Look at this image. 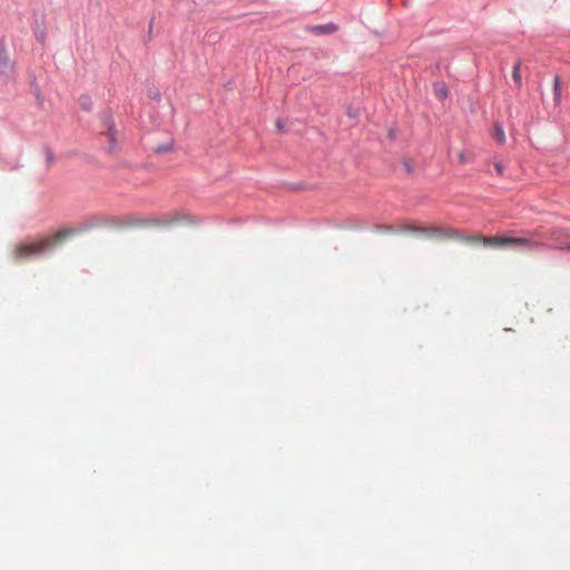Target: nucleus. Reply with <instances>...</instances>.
Returning <instances> with one entry per match:
<instances>
[{
  "label": "nucleus",
  "instance_id": "obj_2",
  "mask_svg": "<svg viewBox=\"0 0 570 570\" xmlns=\"http://www.w3.org/2000/svg\"><path fill=\"white\" fill-rule=\"evenodd\" d=\"M55 240V238L47 237L31 243L17 244L12 252L13 258L19 262L37 256L53 245Z\"/></svg>",
  "mask_w": 570,
  "mask_h": 570
},
{
  "label": "nucleus",
  "instance_id": "obj_8",
  "mask_svg": "<svg viewBox=\"0 0 570 570\" xmlns=\"http://www.w3.org/2000/svg\"><path fill=\"white\" fill-rule=\"evenodd\" d=\"M10 67V59L7 50L3 47H0V69L1 72H4L6 69Z\"/></svg>",
  "mask_w": 570,
  "mask_h": 570
},
{
  "label": "nucleus",
  "instance_id": "obj_3",
  "mask_svg": "<svg viewBox=\"0 0 570 570\" xmlns=\"http://www.w3.org/2000/svg\"><path fill=\"white\" fill-rule=\"evenodd\" d=\"M544 246V243L530 237L501 236V250L530 252Z\"/></svg>",
  "mask_w": 570,
  "mask_h": 570
},
{
  "label": "nucleus",
  "instance_id": "obj_10",
  "mask_svg": "<svg viewBox=\"0 0 570 570\" xmlns=\"http://www.w3.org/2000/svg\"><path fill=\"white\" fill-rule=\"evenodd\" d=\"M69 234H70V232H69V230H59V232L56 234L55 238L60 239V238L66 237V236H67V235H69Z\"/></svg>",
  "mask_w": 570,
  "mask_h": 570
},
{
  "label": "nucleus",
  "instance_id": "obj_5",
  "mask_svg": "<svg viewBox=\"0 0 570 570\" xmlns=\"http://www.w3.org/2000/svg\"><path fill=\"white\" fill-rule=\"evenodd\" d=\"M309 30L315 35H330L337 30V27L334 23L318 24L313 26Z\"/></svg>",
  "mask_w": 570,
  "mask_h": 570
},
{
  "label": "nucleus",
  "instance_id": "obj_6",
  "mask_svg": "<svg viewBox=\"0 0 570 570\" xmlns=\"http://www.w3.org/2000/svg\"><path fill=\"white\" fill-rule=\"evenodd\" d=\"M553 100L556 105H559L561 101V79L559 76H556L553 79Z\"/></svg>",
  "mask_w": 570,
  "mask_h": 570
},
{
  "label": "nucleus",
  "instance_id": "obj_11",
  "mask_svg": "<svg viewBox=\"0 0 570 570\" xmlns=\"http://www.w3.org/2000/svg\"><path fill=\"white\" fill-rule=\"evenodd\" d=\"M557 247L570 249V242L560 243Z\"/></svg>",
  "mask_w": 570,
  "mask_h": 570
},
{
  "label": "nucleus",
  "instance_id": "obj_14",
  "mask_svg": "<svg viewBox=\"0 0 570 570\" xmlns=\"http://www.w3.org/2000/svg\"><path fill=\"white\" fill-rule=\"evenodd\" d=\"M494 168L499 171V164H494Z\"/></svg>",
  "mask_w": 570,
  "mask_h": 570
},
{
  "label": "nucleus",
  "instance_id": "obj_12",
  "mask_svg": "<svg viewBox=\"0 0 570 570\" xmlns=\"http://www.w3.org/2000/svg\"><path fill=\"white\" fill-rule=\"evenodd\" d=\"M47 159H48V161H49V163H52V160H53V155H52V153H51V151H48V153H47Z\"/></svg>",
  "mask_w": 570,
  "mask_h": 570
},
{
  "label": "nucleus",
  "instance_id": "obj_9",
  "mask_svg": "<svg viewBox=\"0 0 570 570\" xmlns=\"http://www.w3.org/2000/svg\"><path fill=\"white\" fill-rule=\"evenodd\" d=\"M512 80L514 81L515 86L517 87H520L522 81H521V72H520V66L519 65H515L513 67V71H512Z\"/></svg>",
  "mask_w": 570,
  "mask_h": 570
},
{
  "label": "nucleus",
  "instance_id": "obj_4",
  "mask_svg": "<svg viewBox=\"0 0 570 570\" xmlns=\"http://www.w3.org/2000/svg\"><path fill=\"white\" fill-rule=\"evenodd\" d=\"M104 126L106 128V136L108 139V151L114 153L117 150V134L114 128V121L110 117L104 119Z\"/></svg>",
  "mask_w": 570,
  "mask_h": 570
},
{
  "label": "nucleus",
  "instance_id": "obj_7",
  "mask_svg": "<svg viewBox=\"0 0 570 570\" xmlns=\"http://www.w3.org/2000/svg\"><path fill=\"white\" fill-rule=\"evenodd\" d=\"M434 94L440 100H444L449 95L445 83H443V82L434 83Z\"/></svg>",
  "mask_w": 570,
  "mask_h": 570
},
{
  "label": "nucleus",
  "instance_id": "obj_1",
  "mask_svg": "<svg viewBox=\"0 0 570 570\" xmlns=\"http://www.w3.org/2000/svg\"><path fill=\"white\" fill-rule=\"evenodd\" d=\"M404 230L419 232L436 238H452L466 242L469 244L484 246V247H497L499 246V237H483L481 235L463 236L459 230L451 228L441 227H419V226H406Z\"/></svg>",
  "mask_w": 570,
  "mask_h": 570
},
{
  "label": "nucleus",
  "instance_id": "obj_13",
  "mask_svg": "<svg viewBox=\"0 0 570 570\" xmlns=\"http://www.w3.org/2000/svg\"><path fill=\"white\" fill-rule=\"evenodd\" d=\"M493 132H494L495 136L499 135V127H498V125L493 126Z\"/></svg>",
  "mask_w": 570,
  "mask_h": 570
}]
</instances>
